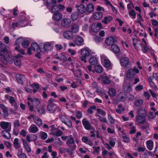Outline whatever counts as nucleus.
Listing matches in <instances>:
<instances>
[{"label": "nucleus", "instance_id": "nucleus-1", "mask_svg": "<svg viewBox=\"0 0 158 158\" xmlns=\"http://www.w3.org/2000/svg\"><path fill=\"white\" fill-rule=\"evenodd\" d=\"M0 48L1 51L3 52V55L0 52V60L1 61L5 64L7 63H11L13 61L12 56L9 53L7 49L6 45L2 42L0 41Z\"/></svg>", "mask_w": 158, "mask_h": 158}, {"label": "nucleus", "instance_id": "nucleus-2", "mask_svg": "<svg viewBox=\"0 0 158 158\" xmlns=\"http://www.w3.org/2000/svg\"><path fill=\"white\" fill-rule=\"evenodd\" d=\"M139 73V70L136 67H135L132 69H129L127 71V77L128 79H131V80H132L135 75L136 73Z\"/></svg>", "mask_w": 158, "mask_h": 158}, {"label": "nucleus", "instance_id": "nucleus-3", "mask_svg": "<svg viewBox=\"0 0 158 158\" xmlns=\"http://www.w3.org/2000/svg\"><path fill=\"white\" fill-rule=\"evenodd\" d=\"M56 102L54 99L51 98L48 101V104L47 108V110L50 113H53L55 112V108L56 105L55 104Z\"/></svg>", "mask_w": 158, "mask_h": 158}, {"label": "nucleus", "instance_id": "nucleus-4", "mask_svg": "<svg viewBox=\"0 0 158 158\" xmlns=\"http://www.w3.org/2000/svg\"><path fill=\"white\" fill-rule=\"evenodd\" d=\"M5 98L6 99L9 100L12 105L14 106L15 110H17L18 108V106L14 98L8 95H5Z\"/></svg>", "mask_w": 158, "mask_h": 158}, {"label": "nucleus", "instance_id": "nucleus-5", "mask_svg": "<svg viewBox=\"0 0 158 158\" xmlns=\"http://www.w3.org/2000/svg\"><path fill=\"white\" fill-rule=\"evenodd\" d=\"M71 23V20L69 18H63L61 21V26L65 28H68L69 27Z\"/></svg>", "mask_w": 158, "mask_h": 158}, {"label": "nucleus", "instance_id": "nucleus-6", "mask_svg": "<svg viewBox=\"0 0 158 158\" xmlns=\"http://www.w3.org/2000/svg\"><path fill=\"white\" fill-rule=\"evenodd\" d=\"M152 24L154 26V36L156 38H158V22L155 19H152L151 20Z\"/></svg>", "mask_w": 158, "mask_h": 158}, {"label": "nucleus", "instance_id": "nucleus-7", "mask_svg": "<svg viewBox=\"0 0 158 158\" xmlns=\"http://www.w3.org/2000/svg\"><path fill=\"white\" fill-rule=\"evenodd\" d=\"M116 141V139L115 138H110L109 139V143H106V144L107 146L106 148L109 150L111 149L114 146Z\"/></svg>", "mask_w": 158, "mask_h": 158}, {"label": "nucleus", "instance_id": "nucleus-8", "mask_svg": "<svg viewBox=\"0 0 158 158\" xmlns=\"http://www.w3.org/2000/svg\"><path fill=\"white\" fill-rule=\"evenodd\" d=\"M123 88L124 91L128 93L130 92L132 90L131 83L130 82H128L127 80L124 82Z\"/></svg>", "mask_w": 158, "mask_h": 158}, {"label": "nucleus", "instance_id": "nucleus-9", "mask_svg": "<svg viewBox=\"0 0 158 158\" xmlns=\"http://www.w3.org/2000/svg\"><path fill=\"white\" fill-rule=\"evenodd\" d=\"M117 39L115 37H109L105 40L106 43L108 45L112 46L114 45L115 42L117 41Z\"/></svg>", "mask_w": 158, "mask_h": 158}, {"label": "nucleus", "instance_id": "nucleus-10", "mask_svg": "<svg viewBox=\"0 0 158 158\" xmlns=\"http://www.w3.org/2000/svg\"><path fill=\"white\" fill-rule=\"evenodd\" d=\"M16 78L17 81L21 84H23L25 81L24 76L20 74H17L16 75Z\"/></svg>", "mask_w": 158, "mask_h": 158}, {"label": "nucleus", "instance_id": "nucleus-11", "mask_svg": "<svg viewBox=\"0 0 158 158\" xmlns=\"http://www.w3.org/2000/svg\"><path fill=\"white\" fill-rule=\"evenodd\" d=\"M82 122L86 130H89L91 129V126L86 118H84L82 120Z\"/></svg>", "mask_w": 158, "mask_h": 158}, {"label": "nucleus", "instance_id": "nucleus-12", "mask_svg": "<svg viewBox=\"0 0 158 158\" xmlns=\"http://www.w3.org/2000/svg\"><path fill=\"white\" fill-rule=\"evenodd\" d=\"M28 101H30L33 105L35 106H37L40 105V102L39 100L36 98H27Z\"/></svg>", "mask_w": 158, "mask_h": 158}, {"label": "nucleus", "instance_id": "nucleus-13", "mask_svg": "<svg viewBox=\"0 0 158 158\" xmlns=\"http://www.w3.org/2000/svg\"><path fill=\"white\" fill-rule=\"evenodd\" d=\"M74 42L76 45L78 46H80L83 44L84 40L81 37L78 36L76 37Z\"/></svg>", "mask_w": 158, "mask_h": 158}, {"label": "nucleus", "instance_id": "nucleus-14", "mask_svg": "<svg viewBox=\"0 0 158 158\" xmlns=\"http://www.w3.org/2000/svg\"><path fill=\"white\" fill-rule=\"evenodd\" d=\"M76 7L77 8L78 12L80 14H83L86 11V7L83 4H80L79 6L77 5Z\"/></svg>", "mask_w": 158, "mask_h": 158}, {"label": "nucleus", "instance_id": "nucleus-15", "mask_svg": "<svg viewBox=\"0 0 158 158\" xmlns=\"http://www.w3.org/2000/svg\"><path fill=\"white\" fill-rule=\"evenodd\" d=\"M120 61L121 65L125 67L128 65L129 63V59L127 57H122Z\"/></svg>", "mask_w": 158, "mask_h": 158}, {"label": "nucleus", "instance_id": "nucleus-16", "mask_svg": "<svg viewBox=\"0 0 158 158\" xmlns=\"http://www.w3.org/2000/svg\"><path fill=\"white\" fill-rule=\"evenodd\" d=\"M136 121L140 124H143L146 122V119L144 116H136Z\"/></svg>", "mask_w": 158, "mask_h": 158}, {"label": "nucleus", "instance_id": "nucleus-17", "mask_svg": "<svg viewBox=\"0 0 158 158\" xmlns=\"http://www.w3.org/2000/svg\"><path fill=\"white\" fill-rule=\"evenodd\" d=\"M43 48L45 51H49L52 49V46L50 43L47 42L44 44Z\"/></svg>", "mask_w": 158, "mask_h": 158}, {"label": "nucleus", "instance_id": "nucleus-18", "mask_svg": "<svg viewBox=\"0 0 158 158\" xmlns=\"http://www.w3.org/2000/svg\"><path fill=\"white\" fill-rule=\"evenodd\" d=\"M81 140L83 142L90 146H92L93 145V143L92 141L89 140L87 136H83Z\"/></svg>", "mask_w": 158, "mask_h": 158}, {"label": "nucleus", "instance_id": "nucleus-19", "mask_svg": "<svg viewBox=\"0 0 158 158\" xmlns=\"http://www.w3.org/2000/svg\"><path fill=\"white\" fill-rule=\"evenodd\" d=\"M64 37L67 39H72L73 38L72 32L70 31H66L64 32Z\"/></svg>", "mask_w": 158, "mask_h": 158}, {"label": "nucleus", "instance_id": "nucleus-20", "mask_svg": "<svg viewBox=\"0 0 158 158\" xmlns=\"http://www.w3.org/2000/svg\"><path fill=\"white\" fill-rule=\"evenodd\" d=\"M102 14L101 12H96L94 13L93 18L95 20H99L102 18Z\"/></svg>", "mask_w": 158, "mask_h": 158}, {"label": "nucleus", "instance_id": "nucleus-21", "mask_svg": "<svg viewBox=\"0 0 158 158\" xmlns=\"http://www.w3.org/2000/svg\"><path fill=\"white\" fill-rule=\"evenodd\" d=\"M0 126L2 129L5 130L11 126V124L9 122L2 121L0 123Z\"/></svg>", "mask_w": 158, "mask_h": 158}, {"label": "nucleus", "instance_id": "nucleus-22", "mask_svg": "<svg viewBox=\"0 0 158 158\" xmlns=\"http://www.w3.org/2000/svg\"><path fill=\"white\" fill-rule=\"evenodd\" d=\"M36 109L38 113L40 115H42L45 113L44 107L40 105L37 106Z\"/></svg>", "mask_w": 158, "mask_h": 158}, {"label": "nucleus", "instance_id": "nucleus-23", "mask_svg": "<svg viewBox=\"0 0 158 158\" xmlns=\"http://www.w3.org/2000/svg\"><path fill=\"white\" fill-rule=\"evenodd\" d=\"M62 18V15L60 13H54L53 15V19L56 21H59Z\"/></svg>", "mask_w": 158, "mask_h": 158}, {"label": "nucleus", "instance_id": "nucleus-24", "mask_svg": "<svg viewBox=\"0 0 158 158\" xmlns=\"http://www.w3.org/2000/svg\"><path fill=\"white\" fill-rule=\"evenodd\" d=\"M86 11L88 13H92L94 10V6L91 3L88 4L86 7Z\"/></svg>", "mask_w": 158, "mask_h": 158}, {"label": "nucleus", "instance_id": "nucleus-25", "mask_svg": "<svg viewBox=\"0 0 158 158\" xmlns=\"http://www.w3.org/2000/svg\"><path fill=\"white\" fill-rule=\"evenodd\" d=\"M29 130L30 132L35 133L38 131V128L35 125L32 124L30 126Z\"/></svg>", "mask_w": 158, "mask_h": 158}, {"label": "nucleus", "instance_id": "nucleus-26", "mask_svg": "<svg viewBox=\"0 0 158 158\" xmlns=\"http://www.w3.org/2000/svg\"><path fill=\"white\" fill-rule=\"evenodd\" d=\"M22 56L19 54L17 56V57H15L14 59L15 65L18 66L20 65L21 64L20 60L18 57H21Z\"/></svg>", "mask_w": 158, "mask_h": 158}, {"label": "nucleus", "instance_id": "nucleus-27", "mask_svg": "<svg viewBox=\"0 0 158 158\" xmlns=\"http://www.w3.org/2000/svg\"><path fill=\"white\" fill-rule=\"evenodd\" d=\"M101 80L102 82L106 84H109L110 83V81L108 77L106 75H103L101 77Z\"/></svg>", "mask_w": 158, "mask_h": 158}, {"label": "nucleus", "instance_id": "nucleus-28", "mask_svg": "<svg viewBox=\"0 0 158 158\" xmlns=\"http://www.w3.org/2000/svg\"><path fill=\"white\" fill-rule=\"evenodd\" d=\"M111 50L115 53H118L120 52V50L119 47L116 44L112 45L111 47Z\"/></svg>", "mask_w": 158, "mask_h": 158}, {"label": "nucleus", "instance_id": "nucleus-29", "mask_svg": "<svg viewBox=\"0 0 158 158\" xmlns=\"http://www.w3.org/2000/svg\"><path fill=\"white\" fill-rule=\"evenodd\" d=\"M0 107L3 110L4 113V115L5 117H7L9 115V113L7 108L3 104L0 105Z\"/></svg>", "mask_w": 158, "mask_h": 158}, {"label": "nucleus", "instance_id": "nucleus-30", "mask_svg": "<svg viewBox=\"0 0 158 158\" xmlns=\"http://www.w3.org/2000/svg\"><path fill=\"white\" fill-rule=\"evenodd\" d=\"M147 146L150 150H152L153 147V142L151 140H149L146 142Z\"/></svg>", "mask_w": 158, "mask_h": 158}, {"label": "nucleus", "instance_id": "nucleus-31", "mask_svg": "<svg viewBox=\"0 0 158 158\" xmlns=\"http://www.w3.org/2000/svg\"><path fill=\"white\" fill-rule=\"evenodd\" d=\"M113 19V18L110 16H108L104 17L102 22L105 24H107L108 23H110Z\"/></svg>", "mask_w": 158, "mask_h": 158}, {"label": "nucleus", "instance_id": "nucleus-32", "mask_svg": "<svg viewBox=\"0 0 158 158\" xmlns=\"http://www.w3.org/2000/svg\"><path fill=\"white\" fill-rule=\"evenodd\" d=\"M79 29V27L77 24L74 23L71 29L72 32L76 33L78 31Z\"/></svg>", "mask_w": 158, "mask_h": 158}, {"label": "nucleus", "instance_id": "nucleus-33", "mask_svg": "<svg viewBox=\"0 0 158 158\" xmlns=\"http://www.w3.org/2000/svg\"><path fill=\"white\" fill-rule=\"evenodd\" d=\"M81 54L82 56L87 57L89 55V51L85 48L81 50Z\"/></svg>", "mask_w": 158, "mask_h": 158}, {"label": "nucleus", "instance_id": "nucleus-34", "mask_svg": "<svg viewBox=\"0 0 158 158\" xmlns=\"http://www.w3.org/2000/svg\"><path fill=\"white\" fill-rule=\"evenodd\" d=\"M89 61L90 64L92 65L96 64L98 62L97 59L95 57H92L90 58Z\"/></svg>", "mask_w": 158, "mask_h": 158}, {"label": "nucleus", "instance_id": "nucleus-35", "mask_svg": "<svg viewBox=\"0 0 158 158\" xmlns=\"http://www.w3.org/2000/svg\"><path fill=\"white\" fill-rule=\"evenodd\" d=\"M46 3L47 7L49 8L51 6H52L53 4H56V0H46Z\"/></svg>", "mask_w": 158, "mask_h": 158}, {"label": "nucleus", "instance_id": "nucleus-36", "mask_svg": "<svg viewBox=\"0 0 158 158\" xmlns=\"http://www.w3.org/2000/svg\"><path fill=\"white\" fill-rule=\"evenodd\" d=\"M2 133V135L4 138L7 139H9L11 138V135L10 133L5 131H3Z\"/></svg>", "mask_w": 158, "mask_h": 158}, {"label": "nucleus", "instance_id": "nucleus-37", "mask_svg": "<svg viewBox=\"0 0 158 158\" xmlns=\"http://www.w3.org/2000/svg\"><path fill=\"white\" fill-rule=\"evenodd\" d=\"M127 97L125 94L120 93L119 94L118 96V98L121 101H123L125 100Z\"/></svg>", "mask_w": 158, "mask_h": 158}, {"label": "nucleus", "instance_id": "nucleus-38", "mask_svg": "<svg viewBox=\"0 0 158 158\" xmlns=\"http://www.w3.org/2000/svg\"><path fill=\"white\" fill-rule=\"evenodd\" d=\"M55 4H53L52 6L51 11L53 13H60L58 10V8L57 5H54Z\"/></svg>", "mask_w": 158, "mask_h": 158}, {"label": "nucleus", "instance_id": "nucleus-39", "mask_svg": "<svg viewBox=\"0 0 158 158\" xmlns=\"http://www.w3.org/2000/svg\"><path fill=\"white\" fill-rule=\"evenodd\" d=\"M34 121L35 123L38 126H41L42 124V120L38 116L35 117Z\"/></svg>", "mask_w": 158, "mask_h": 158}, {"label": "nucleus", "instance_id": "nucleus-40", "mask_svg": "<svg viewBox=\"0 0 158 158\" xmlns=\"http://www.w3.org/2000/svg\"><path fill=\"white\" fill-rule=\"evenodd\" d=\"M32 49L34 51H37L40 49L39 45L36 43H33L31 45Z\"/></svg>", "mask_w": 158, "mask_h": 158}, {"label": "nucleus", "instance_id": "nucleus-41", "mask_svg": "<svg viewBox=\"0 0 158 158\" xmlns=\"http://www.w3.org/2000/svg\"><path fill=\"white\" fill-rule=\"evenodd\" d=\"M137 114L139 115V116H142L144 117L146 115V111L141 108H139L138 109Z\"/></svg>", "mask_w": 158, "mask_h": 158}, {"label": "nucleus", "instance_id": "nucleus-42", "mask_svg": "<svg viewBox=\"0 0 158 158\" xmlns=\"http://www.w3.org/2000/svg\"><path fill=\"white\" fill-rule=\"evenodd\" d=\"M94 69L95 71L98 73H101L103 71L102 67L98 65L95 66Z\"/></svg>", "mask_w": 158, "mask_h": 158}, {"label": "nucleus", "instance_id": "nucleus-43", "mask_svg": "<svg viewBox=\"0 0 158 158\" xmlns=\"http://www.w3.org/2000/svg\"><path fill=\"white\" fill-rule=\"evenodd\" d=\"M14 146L15 148H19L21 147V145L19 142V139L18 138H15L13 142Z\"/></svg>", "mask_w": 158, "mask_h": 158}, {"label": "nucleus", "instance_id": "nucleus-44", "mask_svg": "<svg viewBox=\"0 0 158 158\" xmlns=\"http://www.w3.org/2000/svg\"><path fill=\"white\" fill-rule=\"evenodd\" d=\"M78 14L77 12H73L71 15V18L73 20L77 19L78 17Z\"/></svg>", "mask_w": 158, "mask_h": 158}, {"label": "nucleus", "instance_id": "nucleus-45", "mask_svg": "<svg viewBox=\"0 0 158 158\" xmlns=\"http://www.w3.org/2000/svg\"><path fill=\"white\" fill-rule=\"evenodd\" d=\"M108 93L112 97L114 96L116 94L115 90L114 88L110 89Z\"/></svg>", "mask_w": 158, "mask_h": 158}, {"label": "nucleus", "instance_id": "nucleus-46", "mask_svg": "<svg viewBox=\"0 0 158 158\" xmlns=\"http://www.w3.org/2000/svg\"><path fill=\"white\" fill-rule=\"evenodd\" d=\"M40 136L42 139L45 140L48 137V135L46 132L41 131L40 133Z\"/></svg>", "mask_w": 158, "mask_h": 158}, {"label": "nucleus", "instance_id": "nucleus-47", "mask_svg": "<svg viewBox=\"0 0 158 158\" xmlns=\"http://www.w3.org/2000/svg\"><path fill=\"white\" fill-rule=\"evenodd\" d=\"M91 30L94 32H97L100 30V29L94 23L92 24L91 27Z\"/></svg>", "mask_w": 158, "mask_h": 158}, {"label": "nucleus", "instance_id": "nucleus-48", "mask_svg": "<svg viewBox=\"0 0 158 158\" xmlns=\"http://www.w3.org/2000/svg\"><path fill=\"white\" fill-rule=\"evenodd\" d=\"M122 138L123 140L126 143H128L129 142L130 139L128 137H127L126 135L125 134H123L122 135Z\"/></svg>", "mask_w": 158, "mask_h": 158}, {"label": "nucleus", "instance_id": "nucleus-49", "mask_svg": "<svg viewBox=\"0 0 158 158\" xmlns=\"http://www.w3.org/2000/svg\"><path fill=\"white\" fill-rule=\"evenodd\" d=\"M96 110L98 114H100L102 116H105L106 115V113L103 110L100 108H98Z\"/></svg>", "mask_w": 158, "mask_h": 158}, {"label": "nucleus", "instance_id": "nucleus-50", "mask_svg": "<svg viewBox=\"0 0 158 158\" xmlns=\"http://www.w3.org/2000/svg\"><path fill=\"white\" fill-rule=\"evenodd\" d=\"M74 140L73 137H69L67 140L66 141V145H68L73 143H74Z\"/></svg>", "mask_w": 158, "mask_h": 158}, {"label": "nucleus", "instance_id": "nucleus-51", "mask_svg": "<svg viewBox=\"0 0 158 158\" xmlns=\"http://www.w3.org/2000/svg\"><path fill=\"white\" fill-rule=\"evenodd\" d=\"M97 116L99 117L98 120L100 122L105 123H107V121L105 118L102 117L99 115H97Z\"/></svg>", "mask_w": 158, "mask_h": 158}, {"label": "nucleus", "instance_id": "nucleus-52", "mask_svg": "<svg viewBox=\"0 0 158 158\" xmlns=\"http://www.w3.org/2000/svg\"><path fill=\"white\" fill-rule=\"evenodd\" d=\"M56 58L59 59L60 60L66 61L67 60V58L64 55H60L58 56H56Z\"/></svg>", "mask_w": 158, "mask_h": 158}, {"label": "nucleus", "instance_id": "nucleus-53", "mask_svg": "<svg viewBox=\"0 0 158 158\" xmlns=\"http://www.w3.org/2000/svg\"><path fill=\"white\" fill-rule=\"evenodd\" d=\"M18 156L19 158H27V156L25 154L19 151L18 152Z\"/></svg>", "mask_w": 158, "mask_h": 158}, {"label": "nucleus", "instance_id": "nucleus-54", "mask_svg": "<svg viewBox=\"0 0 158 158\" xmlns=\"http://www.w3.org/2000/svg\"><path fill=\"white\" fill-rule=\"evenodd\" d=\"M137 16L138 17V18H137V19L138 20L137 21V23L140 24H141V21L143 22L144 20L140 14H137Z\"/></svg>", "mask_w": 158, "mask_h": 158}, {"label": "nucleus", "instance_id": "nucleus-55", "mask_svg": "<svg viewBox=\"0 0 158 158\" xmlns=\"http://www.w3.org/2000/svg\"><path fill=\"white\" fill-rule=\"evenodd\" d=\"M76 116L78 119H80L82 117V113L79 110H77L76 112Z\"/></svg>", "mask_w": 158, "mask_h": 158}, {"label": "nucleus", "instance_id": "nucleus-56", "mask_svg": "<svg viewBox=\"0 0 158 158\" xmlns=\"http://www.w3.org/2000/svg\"><path fill=\"white\" fill-rule=\"evenodd\" d=\"M104 65L106 68L109 67L110 65V63L108 59H105L104 61Z\"/></svg>", "mask_w": 158, "mask_h": 158}, {"label": "nucleus", "instance_id": "nucleus-57", "mask_svg": "<svg viewBox=\"0 0 158 158\" xmlns=\"http://www.w3.org/2000/svg\"><path fill=\"white\" fill-rule=\"evenodd\" d=\"M29 42L27 40H25L22 43V47L24 48H27L29 45Z\"/></svg>", "mask_w": 158, "mask_h": 158}, {"label": "nucleus", "instance_id": "nucleus-58", "mask_svg": "<svg viewBox=\"0 0 158 158\" xmlns=\"http://www.w3.org/2000/svg\"><path fill=\"white\" fill-rule=\"evenodd\" d=\"M129 15L131 18L135 19L136 17V14L133 10H131L129 12Z\"/></svg>", "mask_w": 158, "mask_h": 158}, {"label": "nucleus", "instance_id": "nucleus-59", "mask_svg": "<svg viewBox=\"0 0 158 158\" xmlns=\"http://www.w3.org/2000/svg\"><path fill=\"white\" fill-rule=\"evenodd\" d=\"M143 101L141 99L137 100L135 101V104L137 106H139L143 103Z\"/></svg>", "mask_w": 158, "mask_h": 158}, {"label": "nucleus", "instance_id": "nucleus-60", "mask_svg": "<svg viewBox=\"0 0 158 158\" xmlns=\"http://www.w3.org/2000/svg\"><path fill=\"white\" fill-rule=\"evenodd\" d=\"M64 123L69 127H72V122L69 118Z\"/></svg>", "mask_w": 158, "mask_h": 158}, {"label": "nucleus", "instance_id": "nucleus-61", "mask_svg": "<svg viewBox=\"0 0 158 158\" xmlns=\"http://www.w3.org/2000/svg\"><path fill=\"white\" fill-rule=\"evenodd\" d=\"M67 146L69 147V149H72V150H75L76 148V145L75 143L72 144L67 145Z\"/></svg>", "mask_w": 158, "mask_h": 158}, {"label": "nucleus", "instance_id": "nucleus-62", "mask_svg": "<svg viewBox=\"0 0 158 158\" xmlns=\"http://www.w3.org/2000/svg\"><path fill=\"white\" fill-rule=\"evenodd\" d=\"M94 40L97 43L100 42L102 40V39L101 38L98 36H95L94 38Z\"/></svg>", "mask_w": 158, "mask_h": 158}, {"label": "nucleus", "instance_id": "nucleus-63", "mask_svg": "<svg viewBox=\"0 0 158 158\" xmlns=\"http://www.w3.org/2000/svg\"><path fill=\"white\" fill-rule=\"evenodd\" d=\"M56 140H57L55 142V144L58 146H61L63 144V142L60 140V138H58L57 139H56Z\"/></svg>", "mask_w": 158, "mask_h": 158}, {"label": "nucleus", "instance_id": "nucleus-64", "mask_svg": "<svg viewBox=\"0 0 158 158\" xmlns=\"http://www.w3.org/2000/svg\"><path fill=\"white\" fill-rule=\"evenodd\" d=\"M14 126L15 128L19 127L20 126V124L19 120H16L14 121Z\"/></svg>", "mask_w": 158, "mask_h": 158}]
</instances>
